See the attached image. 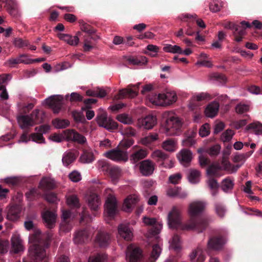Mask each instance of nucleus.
Here are the masks:
<instances>
[{
    "instance_id": "nucleus-33",
    "label": "nucleus",
    "mask_w": 262,
    "mask_h": 262,
    "mask_svg": "<svg viewBox=\"0 0 262 262\" xmlns=\"http://www.w3.org/2000/svg\"><path fill=\"white\" fill-rule=\"evenodd\" d=\"M56 186L55 181L49 177L43 178L40 183L39 187L43 190L53 189Z\"/></svg>"
},
{
    "instance_id": "nucleus-53",
    "label": "nucleus",
    "mask_w": 262,
    "mask_h": 262,
    "mask_svg": "<svg viewBox=\"0 0 262 262\" xmlns=\"http://www.w3.org/2000/svg\"><path fill=\"white\" fill-rule=\"evenodd\" d=\"M221 147L219 144H214L209 147L205 152H206L210 156H216L220 152Z\"/></svg>"
},
{
    "instance_id": "nucleus-45",
    "label": "nucleus",
    "mask_w": 262,
    "mask_h": 262,
    "mask_svg": "<svg viewBox=\"0 0 262 262\" xmlns=\"http://www.w3.org/2000/svg\"><path fill=\"white\" fill-rule=\"evenodd\" d=\"M201 173L200 172L196 169H190L188 178L191 183H196L199 182Z\"/></svg>"
},
{
    "instance_id": "nucleus-7",
    "label": "nucleus",
    "mask_w": 262,
    "mask_h": 262,
    "mask_svg": "<svg viewBox=\"0 0 262 262\" xmlns=\"http://www.w3.org/2000/svg\"><path fill=\"white\" fill-rule=\"evenodd\" d=\"M241 25L245 28L239 26L234 23L231 21H227L224 24V27L225 28L234 30L233 35L234 36L235 40L237 42L242 41L243 36L245 35V28H250L251 25L247 21H243L241 23Z\"/></svg>"
},
{
    "instance_id": "nucleus-48",
    "label": "nucleus",
    "mask_w": 262,
    "mask_h": 262,
    "mask_svg": "<svg viewBox=\"0 0 262 262\" xmlns=\"http://www.w3.org/2000/svg\"><path fill=\"white\" fill-rule=\"evenodd\" d=\"M107 174L109 175L113 180H116L121 176V170L118 167L111 166Z\"/></svg>"
},
{
    "instance_id": "nucleus-50",
    "label": "nucleus",
    "mask_w": 262,
    "mask_h": 262,
    "mask_svg": "<svg viewBox=\"0 0 262 262\" xmlns=\"http://www.w3.org/2000/svg\"><path fill=\"white\" fill-rule=\"evenodd\" d=\"M162 228V225L158 224L155 229L152 228L146 234L147 238L149 239L150 238H153L154 240H157L158 238V234L159 233Z\"/></svg>"
},
{
    "instance_id": "nucleus-25",
    "label": "nucleus",
    "mask_w": 262,
    "mask_h": 262,
    "mask_svg": "<svg viewBox=\"0 0 262 262\" xmlns=\"http://www.w3.org/2000/svg\"><path fill=\"white\" fill-rule=\"evenodd\" d=\"M78 156V152L76 150H70L64 152L62 159L63 165L68 166L76 159Z\"/></svg>"
},
{
    "instance_id": "nucleus-21",
    "label": "nucleus",
    "mask_w": 262,
    "mask_h": 262,
    "mask_svg": "<svg viewBox=\"0 0 262 262\" xmlns=\"http://www.w3.org/2000/svg\"><path fill=\"white\" fill-rule=\"evenodd\" d=\"M177 157L180 162L184 166H187L192 159L191 152L186 149H182L178 153Z\"/></svg>"
},
{
    "instance_id": "nucleus-46",
    "label": "nucleus",
    "mask_w": 262,
    "mask_h": 262,
    "mask_svg": "<svg viewBox=\"0 0 262 262\" xmlns=\"http://www.w3.org/2000/svg\"><path fill=\"white\" fill-rule=\"evenodd\" d=\"M116 119L124 124H132L134 122L132 116L125 113L118 115L116 116Z\"/></svg>"
},
{
    "instance_id": "nucleus-54",
    "label": "nucleus",
    "mask_w": 262,
    "mask_h": 262,
    "mask_svg": "<svg viewBox=\"0 0 262 262\" xmlns=\"http://www.w3.org/2000/svg\"><path fill=\"white\" fill-rule=\"evenodd\" d=\"M53 124L57 128H65L69 126L70 122L68 120L56 119L53 120Z\"/></svg>"
},
{
    "instance_id": "nucleus-2",
    "label": "nucleus",
    "mask_w": 262,
    "mask_h": 262,
    "mask_svg": "<svg viewBox=\"0 0 262 262\" xmlns=\"http://www.w3.org/2000/svg\"><path fill=\"white\" fill-rule=\"evenodd\" d=\"M163 116L166 118L162 126L163 133L168 136L177 135L182 127L181 119L174 114L168 112L164 113Z\"/></svg>"
},
{
    "instance_id": "nucleus-22",
    "label": "nucleus",
    "mask_w": 262,
    "mask_h": 262,
    "mask_svg": "<svg viewBox=\"0 0 262 262\" xmlns=\"http://www.w3.org/2000/svg\"><path fill=\"white\" fill-rule=\"evenodd\" d=\"M5 2L6 7L10 15L15 17L20 15L18 5L15 0H5Z\"/></svg>"
},
{
    "instance_id": "nucleus-62",
    "label": "nucleus",
    "mask_w": 262,
    "mask_h": 262,
    "mask_svg": "<svg viewBox=\"0 0 262 262\" xmlns=\"http://www.w3.org/2000/svg\"><path fill=\"white\" fill-rule=\"evenodd\" d=\"M146 49L150 52V53L146 52L145 53L152 57H156L159 51V48L158 46L153 45H148Z\"/></svg>"
},
{
    "instance_id": "nucleus-49",
    "label": "nucleus",
    "mask_w": 262,
    "mask_h": 262,
    "mask_svg": "<svg viewBox=\"0 0 262 262\" xmlns=\"http://www.w3.org/2000/svg\"><path fill=\"white\" fill-rule=\"evenodd\" d=\"M163 51L167 53H170L173 54H181L182 49L177 45H171L170 44H166L163 48Z\"/></svg>"
},
{
    "instance_id": "nucleus-8",
    "label": "nucleus",
    "mask_w": 262,
    "mask_h": 262,
    "mask_svg": "<svg viewBox=\"0 0 262 262\" xmlns=\"http://www.w3.org/2000/svg\"><path fill=\"white\" fill-rule=\"evenodd\" d=\"M117 202L116 197L110 194L107 197L104 204V216L105 220L113 219L117 212Z\"/></svg>"
},
{
    "instance_id": "nucleus-31",
    "label": "nucleus",
    "mask_w": 262,
    "mask_h": 262,
    "mask_svg": "<svg viewBox=\"0 0 262 262\" xmlns=\"http://www.w3.org/2000/svg\"><path fill=\"white\" fill-rule=\"evenodd\" d=\"M221 163V168L222 170H225L229 173L235 172L239 168V166H234L227 159H222Z\"/></svg>"
},
{
    "instance_id": "nucleus-47",
    "label": "nucleus",
    "mask_w": 262,
    "mask_h": 262,
    "mask_svg": "<svg viewBox=\"0 0 262 262\" xmlns=\"http://www.w3.org/2000/svg\"><path fill=\"white\" fill-rule=\"evenodd\" d=\"M207 183L211 190L213 196L216 195L219 191V184L216 180L213 178H210L207 182Z\"/></svg>"
},
{
    "instance_id": "nucleus-10",
    "label": "nucleus",
    "mask_w": 262,
    "mask_h": 262,
    "mask_svg": "<svg viewBox=\"0 0 262 262\" xmlns=\"http://www.w3.org/2000/svg\"><path fill=\"white\" fill-rule=\"evenodd\" d=\"M103 156L116 162H126L128 159L127 152L119 149L106 151L103 154Z\"/></svg>"
},
{
    "instance_id": "nucleus-26",
    "label": "nucleus",
    "mask_w": 262,
    "mask_h": 262,
    "mask_svg": "<svg viewBox=\"0 0 262 262\" xmlns=\"http://www.w3.org/2000/svg\"><path fill=\"white\" fill-rule=\"evenodd\" d=\"M161 147L167 151L174 152L178 149L177 141L174 139H167L162 142Z\"/></svg>"
},
{
    "instance_id": "nucleus-57",
    "label": "nucleus",
    "mask_w": 262,
    "mask_h": 262,
    "mask_svg": "<svg viewBox=\"0 0 262 262\" xmlns=\"http://www.w3.org/2000/svg\"><path fill=\"white\" fill-rule=\"evenodd\" d=\"M161 252L160 246L156 244L152 247V250L151 253L150 259L151 261H155L159 257Z\"/></svg>"
},
{
    "instance_id": "nucleus-23",
    "label": "nucleus",
    "mask_w": 262,
    "mask_h": 262,
    "mask_svg": "<svg viewBox=\"0 0 262 262\" xmlns=\"http://www.w3.org/2000/svg\"><path fill=\"white\" fill-rule=\"evenodd\" d=\"M57 36L61 40L64 41L70 46H77L79 41L77 35L71 36L68 34L60 33L57 34Z\"/></svg>"
},
{
    "instance_id": "nucleus-61",
    "label": "nucleus",
    "mask_w": 262,
    "mask_h": 262,
    "mask_svg": "<svg viewBox=\"0 0 262 262\" xmlns=\"http://www.w3.org/2000/svg\"><path fill=\"white\" fill-rule=\"evenodd\" d=\"M93 38L90 36L87 37L84 40L83 49L84 51H90L95 47V44L92 41Z\"/></svg>"
},
{
    "instance_id": "nucleus-5",
    "label": "nucleus",
    "mask_w": 262,
    "mask_h": 262,
    "mask_svg": "<svg viewBox=\"0 0 262 262\" xmlns=\"http://www.w3.org/2000/svg\"><path fill=\"white\" fill-rule=\"evenodd\" d=\"M206 204L202 201H196L190 203L188 207V213L190 216V219L194 221L196 228L194 230L198 232H202L207 226V223L205 222L196 220L194 217L202 212L205 208Z\"/></svg>"
},
{
    "instance_id": "nucleus-13",
    "label": "nucleus",
    "mask_w": 262,
    "mask_h": 262,
    "mask_svg": "<svg viewBox=\"0 0 262 262\" xmlns=\"http://www.w3.org/2000/svg\"><path fill=\"white\" fill-rule=\"evenodd\" d=\"M45 102L52 108L54 113H58L61 110L63 103V97L61 95L53 96L46 99Z\"/></svg>"
},
{
    "instance_id": "nucleus-17",
    "label": "nucleus",
    "mask_w": 262,
    "mask_h": 262,
    "mask_svg": "<svg viewBox=\"0 0 262 262\" xmlns=\"http://www.w3.org/2000/svg\"><path fill=\"white\" fill-rule=\"evenodd\" d=\"M139 201L138 195L136 194L129 195L124 200L122 207L123 210L126 212H130Z\"/></svg>"
},
{
    "instance_id": "nucleus-55",
    "label": "nucleus",
    "mask_w": 262,
    "mask_h": 262,
    "mask_svg": "<svg viewBox=\"0 0 262 262\" xmlns=\"http://www.w3.org/2000/svg\"><path fill=\"white\" fill-rule=\"evenodd\" d=\"M170 247L176 251H179L181 248V244L179 237L178 235H174L170 242Z\"/></svg>"
},
{
    "instance_id": "nucleus-43",
    "label": "nucleus",
    "mask_w": 262,
    "mask_h": 262,
    "mask_svg": "<svg viewBox=\"0 0 262 262\" xmlns=\"http://www.w3.org/2000/svg\"><path fill=\"white\" fill-rule=\"evenodd\" d=\"M90 236V233L86 230H81L77 232L74 236V242L79 244L84 242Z\"/></svg>"
},
{
    "instance_id": "nucleus-24",
    "label": "nucleus",
    "mask_w": 262,
    "mask_h": 262,
    "mask_svg": "<svg viewBox=\"0 0 262 262\" xmlns=\"http://www.w3.org/2000/svg\"><path fill=\"white\" fill-rule=\"evenodd\" d=\"M164 97L163 93L161 94H150L147 98L149 103L156 106H164Z\"/></svg>"
},
{
    "instance_id": "nucleus-9",
    "label": "nucleus",
    "mask_w": 262,
    "mask_h": 262,
    "mask_svg": "<svg viewBox=\"0 0 262 262\" xmlns=\"http://www.w3.org/2000/svg\"><path fill=\"white\" fill-rule=\"evenodd\" d=\"M96 121L99 126L104 127L108 130L116 129L118 127V124L112 118L108 117L105 112L97 116Z\"/></svg>"
},
{
    "instance_id": "nucleus-32",
    "label": "nucleus",
    "mask_w": 262,
    "mask_h": 262,
    "mask_svg": "<svg viewBox=\"0 0 262 262\" xmlns=\"http://www.w3.org/2000/svg\"><path fill=\"white\" fill-rule=\"evenodd\" d=\"M166 194L170 197L178 196L180 198H184L187 195L186 192L182 191L181 188L178 187L169 188L166 191Z\"/></svg>"
},
{
    "instance_id": "nucleus-52",
    "label": "nucleus",
    "mask_w": 262,
    "mask_h": 262,
    "mask_svg": "<svg viewBox=\"0 0 262 262\" xmlns=\"http://www.w3.org/2000/svg\"><path fill=\"white\" fill-rule=\"evenodd\" d=\"M94 160V155L91 151H84L80 158L81 162L85 163H91Z\"/></svg>"
},
{
    "instance_id": "nucleus-39",
    "label": "nucleus",
    "mask_w": 262,
    "mask_h": 262,
    "mask_svg": "<svg viewBox=\"0 0 262 262\" xmlns=\"http://www.w3.org/2000/svg\"><path fill=\"white\" fill-rule=\"evenodd\" d=\"M151 157L157 162H162V161L167 160L168 158V156L161 150L157 149L151 153Z\"/></svg>"
},
{
    "instance_id": "nucleus-12",
    "label": "nucleus",
    "mask_w": 262,
    "mask_h": 262,
    "mask_svg": "<svg viewBox=\"0 0 262 262\" xmlns=\"http://www.w3.org/2000/svg\"><path fill=\"white\" fill-rule=\"evenodd\" d=\"M142 258L141 250L133 245L127 247L126 259L128 262H140Z\"/></svg>"
},
{
    "instance_id": "nucleus-19",
    "label": "nucleus",
    "mask_w": 262,
    "mask_h": 262,
    "mask_svg": "<svg viewBox=\"0 0 262 262\" xmlns=\"http://www.w3.org/2000/svg\"><path fill=\"white\" fill-rule=\"evenodd\" d=\"M139 125L146 129H151L157 124L155 116L149 115L139 120Z\"/></svg>"
},
{
    "instance_id": "nucleus-60",
    "label": "nucleus",
    "mask_w": 262,
    "mask_h": 262,
    "mask_svg": "<svg viewBox=\"0 0 262 262\" xmlns=\"http://www.w3.org/2000/svg\"><path fill=\"white\" fill-rule=\"evenodd\" d=\"M224 3L222 2L215 0L211 2L209 6L210 11L213 12H216L222 9L223 7Z\"/></svg>"
},
{
    "instance_id": "nucleus-56",
    "label": "nucleus",
    "mask_w": 262,
    "mask_h": 262,
    "mask_svg": "<svg viewBox=\"0 0 262 262\" xmlns=\"http://www.w3.org/2000/svg\"><path fill=\"white\" fill-rule=\"evenodd\" d=\"M215 213L220 217H223L226 212V209L224 205L220 203L216 202L214 204Z\"/></svg>"
},
{
    "instance_id": "nucleus-28",
    "label": "nucleus",
    "mask_w": 262,
    "mask_h": 262,
    "mask_svg": "<svg viewBox=\"0 0 262 262\" xmlns=\"http://www.w3.org/2000/svg\"><path fill=\"white\" fill-rule=\"evenodd\" d=\"M219 104L217 102L210 103L206 108L205 113L207 117H214L217 114L219 109Z\"/></svg>"
},
{
    "instance_id": "nucleus-63",
    "label": "nucleus",
    "mask_w": 262,
    "mask_h": 262,
    "mask_svg": "<svg viewBox=\"0 0 262 262\" xmlns=\"http://www.w3.org/2000/svg\"><path fill=\"white\" fill-rule=\"evenodd\" d=\"M249 128L253 129L254 133L256 135L262 134V124L259 122H255L250 124Z\"/></svg>"
},
{
    "instance_id": "nucleus-38",
    "label": "nucleus",
    "mask_w": 262,
    "mask_h": 262,
    "mask_svg": "<svg viewBox=\"0 0 262 262\" xmlns=\"http://www.w3.org/2000/svg\"><path fill=\"white\" fill-rule=\"evenodd\" d=\"M189 256L190 260L192 261L195 259L196 262H203L205 260L203 250L200 248H198L196 250L193 251Z\"/></svg>"
},
{
    "instance_id": "nucleus-37",
    "label": "nucleus",
    "mask_w": 262,
    "mask_h": 262,
    "mask_svg": "<svg viewBox=\"0 0 262 262\" xmlns=\"http://www.w3.org/2000/svg\"><path fill=\"white\" fill-rule=\"evenodd\" d=\"M164 97V106L169 105L177 101V97L174 92H167L163 93Z\"/></svg>"
},
{
    "instance_id": "nucleus-15",
    "label": "nucleus",
    "mask_w": 262,
    "mask_h": 262,
    "mask_svg": "<svg viewBox=\"0 0 262 262\" xmlns=\"http://www.w3.org/2000/svg\"><path fill=\"white\" fill-rule=\"evenodd\" d=\"M118 234L126 241H131L133 237V229L128 224H121L118 227Z\"/></svg>"
},
{
    "instance_id": "nucleus-40",
    "label": "nucleus",
    "mask_w": 262,
    "mask_h": 262,
    "mask_svg": "<svg viewBox=\"0 0 262 262\" xmlns=\"http://www.w3.org/2000/svg\"><path fill=\"white\" fill-rule=\"evenodd\" d=\"M222 170L221 166L217 164H212L210 165L207 169V173L209 176L220 177L219 171Z\"/></svg>"
},
{
    "instance_id": "nucleus-4",
    "label": "nucleus",
    "mask_w": 262,
    "mask_h": 262,
    "mask_svg": "<svg viewBox=\"0 0 262 262\" xmlns=\"http://www.w3.org/2000/svg\"><path fill=\"white\" fill-rule=\"evenodd\" d=\"M46 237L45 234L41 235L38 230H35L29 237V242L33 243V245L29 249L30 254L36 260H41L46 256L45 249L42 248L40 245L36 244L37 243L41 244L40 240Z\"/></svg>"
},
{
    "instance_id": "nucleus-51",
    "label": "nucleus",
    "mask_w": 262,
    "mask_h": 262,
    "mask_svg": "<svg viewBox=\"0 0 262 262\" xmlns=\"http://www.w3.org/2000/svg\"><path fill=\"white\" fill-rule=\"evenodd\" d=\"M233 186V181L229 178L224 179L222 182L221 188L225 192H228L232 189Z\"/></svg>"
},
{
    "instance_id": "nucleus-29",
    "label": "nucleus",
    "mask_w": 262,
    "mask_h": 262,
    "mask_svg": "<svg viewBox=\"0 0 262 262\" xmlns=\"http://www.w3.org/2000/svg\"><path fill=\"white\" fill-rule=\"evenodd\" d=\"M225 242V238L223 237L212 238L208 241V247L210 249L219 250Z\"/></svg>"
},
{
    "instance_id": "nucleus-27",
    "label": "nucleus",
    "mask_w": 262,
    "mask_h": 262,
    "mask_svg": "<svg viewBox=\"0 0 262 262\" xmlns=\"http://www.w3.org/2000/svg\"><path fill=\"white\" fill-rule=\"evenodd\" d=\"M87 201L90 208L95 211L98 210L101 204L99 198L95 193L91 194L88 198Z\"/></svg>"
},
{
    "instance_id": "nucleus-20",
    "label": "nucleus",
    "mask_w": 262,
    "mask_h": 262,
    "mask_svg": "<svg viewBox=\"0 0 262 262\" xmlns=\"http://www.w3.org/2000/svg\"><path fill=\"white\" fill-rule=\"evenodd\" d=\"M11 242L12 250L14 253H17L24 250L23 241L18 234L17 233H14L11 237Z\"/></svg>"
},
{
    "instance_id": "nucleus-1",
    "label": "nucleus",
    "mask_w": 262,
    "mask_h": 262,
    "mask_svg": "<svg viewBox=\"0 0 262 262\" xmlns=\"http://www.w3.org/2000/svg\"><path fill=\"white\" fill-rule=\"evenodd\" d=\"M168 224L170 228H180L182 230H192L196 226L193 225L194 221L189 220L187 223L182 224V215L180 208L178 206H173L167 215Z\"/></svg>"
},
{
    "instance_id": "nucleus-11",
    "label": "nucleus",
    "mask_w": 262,
    "mask_h": 262,
    "mask_svg": "<svg viewBox=\"0 0 262 262\" xmlns=\"http://www.w3.org/2000/svg\"><path fill=\"white\" fill-rule=\"evenodd\" d=\"M140 83L136 84H129L124 89L120 90L119 94L114 97L116 100L123 99L125 97L134 98L138 94V89Z\"/></svg>"
},
{
    "instance_id": "nucleus-34",
    "label": "nucleus",
    "mask_w": 262,
    "mask_h": 262,
    "mask_svg": "<svg viewBox=\"0 0 262 262\" xmlns=\"http://www.w3.org/2000/svg\"><path fill=\"white\" fill-rule=\"evenodd\" d=\"M20 208L18 206H13L10 207L8 211L7 218L9 220L16 221L19 217Z\"/></svg>"
},
{
    "instance_id": "nucleus-58",
    "label": "nucleus",
    "mask_w": 262,
    "mask_h": 262,
    "mask_svg": "<svg viewBox=\"0 0 262 262\" xmlns=\"http://www.w3.org/2000/svg\"><path fill=\"white\" fill-rule=\"evenodd\" d=\"M67 204L70 206L74 207H79V200L76 195L72 194L67 196Z\"/></svg>"
},
{
    "instance_id": "nucleus-36",
    "label": "nucleus",
    "mask_w": 262,
    "mask_h": 262,
    "mask_svg": "<svg viewBox=\"0 0 262 262\" xmlns=\"http://www.w3.org/2000/svg\"><path fill=\"white\" fill-rule=\"evenodd\" d=\"M127 61L129 63L133 65L143 66L146 64L147 62V58L145 56H130L128 57Z\"/></svg>"
},
{
    "instance_id": "nucleus-35",
    "label": "nucleus",
    "mask_w": 262,
    "mask_h": 262,
    "mask_svg": "<svg viewBox=\"0 0 262 262\" xmlns=\"http://www.w3.org/2000/svg\"><path fill=\"white\" fill-rule=\"evenodd\" d=\"M110 239V235L107 233L100 232L97 234L96 241L99 246L104 247L108 244Z\"/></svg>"
},
{
    "instance_id": "nucleus-44",
    "label": "nucleus",
    "mask_w": 262,
    "mask_h": 262,
    "mask_svg": "<svg viewBox=\"0 0 262 262\" xmlns=\"http://www.w3.org/2000/svg\"><path fill=\"white\" fill-rule=\"evenodd\" d=\"M212 99L211 96L208 93H201L193 96L191 101L193 103L208 101Z\"/></svg>"
},
{
    "instance_id": "nucleus-3",
    "label": "nucleus",
    "mask_w": 262,
    "mask_h": 262,
    "mask_svg": "<svg viewBox=\"0 0 262 262\" xmlns=\"http://www.w3.org/2000/svg\"><path fill=\"white\" fill-rule=\"evenodd\" d=\"M44 112L40 110L36 109L30 115H23L17 117V120L19 126L23 129L39 124L43 121Z\"/></svg>"
},
{
    "instance_id": "nucleus-59",
    "label": "nucleus",
    "mask_w": 262,
    "mask_h": 262,
    "mask_svg": "<svg viewBox=\"0 0 262 262\" xmlns=\"http://www.w3.org/2000/svg\"><path fill=\"white\" fill-rule=\"evenodd\" d=\"M234 134L233 130L228 129L222 133L221 139L224 142H229L232 139Z\"/></svg>"
},
{
    "instance_id": "nucleus-14",
    "label": "nucleus",
    "mask_w": 262,
    "mask_h": 262,
    "mask_svg": "<svg viewBox=\"0 0 262 262\" xmlns=\"http://www.w3.org/2000/svg\"><path fill=\"white\" fill-rule=\"evenodd\" d=\"M140 172L144 176L152 174L155 169V164L150 160H145L139 164Z\"/></svg>"
},
{
    "instance_id": "nucleus-41",
    "label": "nucleus",
    "mask_w": 262,
    "mask_h": 262,
    "mask_svg": "<svg viewBox=\"0 0 262 262\" xmlns=\"http://www.w3.org/2000/svg\"><path fill=\"white\" fill-rule=\"evenodd\" d=\"M148 152L147 150L144 149H140L133 154L130 156V160L136 162L138 161L145 158L147 157Z\"/></svg>"
},
{
    "instance_id": "nucleus-18",
    "label": "nucleus",
    "mask_w": 262,
    "mask_h": 262,
    "mask_svg": "<svg viewBox=\"0 0 262 262\" xmlns=\"http://www.w3.org/2000/svg\"><path fill=\"white\" fill-rule=\"evenodd\" d=\"M180 19L183 21L193 22L195 21L198 26L202 28H205L206 25L204 21L200 18H198L197 15L195 14H190L188 13H184L179 16Z\"/></svg>"
},
{
    "instance_id": "nucleus-6",
    "label": "nucleus",
    "mask_w": 262,
    "mask_h": 262,
    "mask_svg": "<svg viewBox=\"0 0 262 262\" xmlns=\"http://www.w3.org/2000/svg\"><path fill=\"white\" fill-rule=\"evenodd\" d=\"M65 138L68 140L77 142L79 143H83L86 141L85 138L82 135L76 132L73 129H67L63 132V136L59 134L51 135L50 139L56 142H60Z\"/></svg>"
},
{
    "instance_id": "nucleus-16",
    "label": "nucleus",
    "mask_w": 262,
    "mask_h": 262,
    "mask_svg": "<svg viewBox=\"0 0 262 262\" xmlns=\"http://www.w3.org/2000/svg\"><path fill=\"white\" fill-rule=\"evenodd\" d=\"M42 217L48 228H52L54 227L57 217V214L55 212L45 211L42 213Z\"/></svg>"
},
{
    "instance_id": "nucleus-64",
    "label": "nucleus",
    "mask_w": 262,
    "mask_h": 262,
    "mask_svg": "<svg viewBox=\"0 0 262 262\" xmlns=\"http://www.w3.org/2000/svg\"><path fill=\"white\" fill-rule=\"evenodd\" d=\"M97 167L101 171L105 172L106 173L111 168V166L104 160H100L97 163Z\"/></svg>"
},
{
    "instance_id": "nucleus-42",
    "label": "nucleus",
    "mask_w": 262,
    "mask_h": 262,
    "mask_svg": "<svg viewBox=\"0 0 262 262\" xmlns=\"http://www.w3.org/2000/svg\"><path fill=\"white\" fill-rule=\"evenodd\" d=\"M158 139V135L156 133L150 134L148 136L140 139V143L147 146Z\"/></svg>"
},
{
    "instance_id": "nucleus-30",
    "label": "nucleus",
    "mask_w": 262,
    "mask_h": 262,
    "mask_svg": "<svg viewBox=\"0 0 262 262\" xmlns=\"http://www.w3.org/2000/svg\"><path fill=\"white\" fill-rule=\"evenodd\" d=\"M253 152V151H251L245 154H236L234 155L232 158V161L235 163H237V164L234 165V166H239V168Z\"/></svg>"
}]
</instances>
